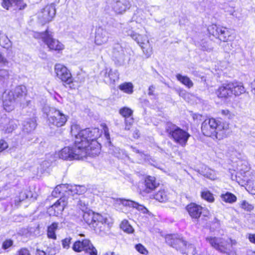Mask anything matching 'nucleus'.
Instances as JSON below:
<instances>
[{
	"mask_svg": "<svg viewBox=\"0 0 255 255\" xmlns=\"http://www.w3.org/2000/svg\"><path fill=\"white\" fill-rule=\"evenodd\" d=\"M165 128L169 136L176 143L183 147L186 145L187 141L190 136V134L187 131L181 129L172 123H167Z\"/></svg>",
	"mask_w": 255,
	"mask_h": 255,
	"instance_id": "7",
	"label": "nucleus"
},
{
	"mask_svg": "<svg viewBox=\"0 0 255 255\" xmlns=\"http://www.w3.org/2000/svg\"><path fill=\"white\" fill-rule=\"evenodd\" d=\"M133 85L131 83H124L119 86V89L124 92L130 94L133 92Z\"/></svg>",
	"mask_w": 255,
	"mask_h": 255,
	"instance_id": "35",
	"label": "nucleus"
},
{
	"mask_svg": "<svg viewBox=\"0 0 255 255\" xmlns=\"http://www.w3.org/2000/svg\"><path fill=\"white\" fill-rule=\"evenodd\" d=\"M71 134L75 137L72 146L63 148L58 153L59 157L66 160L80 159L87 155L94 156L100 152L101 145L97 139L101 134L98 128L80 129L79 125L73 124Z\"/></svg>",
	"mask_w": 255,
	"mask_h": 255,
	"instance_id": "1",
	"label": "nucleus"
},
{
	"mask_svg": "<svg viewBox=\"0 0 255 255\" xmlns=\"http://www.w3.org/2000/svg\"><path fill=\"white\" fill-rule=\"evenodd\" d=\"M103 255H119L118 254H116L113 252L109 251L103 254Z\"/></svg>",
	"mask_w": 255,
	"mask_h": 255,
	"instance_id": "61",
	"label": "nucleus"
},
{
	"mask_svg": "<svg viewBox=\"0 0 255 255\" xmlns=\"http://www.w3.org/2000/svg\"><path fill=\"white\" fill-rule=\"evenodd\" d=\"M216 94L219 98H228L232 96L230 82L224 83L216 91Z\"/></svg>",
	"mask_w": 255,
	"mask_h": 255,
	"instance_id": "21",
	"label": "nucleus"
},
{
	"mask_svg": "<svg viewBox=\"0 0 255 255\" xmlns=\"http://www.w3.org/2000/svg\"><path fill=\"white\" fill-rule=\"evenodd\" d=\"M54 72L57 78L65 84L70 85L73 82L70 71L64 65L56 64L54 66Z\"/></svg>",
	"mask_w": 255,
	"mask_h": 255,
	"instance_id": "12",
	"label": "nucleus"
},
{
	"mask_svg": "<svg viewBox=\"0 0 255 255\" xmlns=\"http://www.w3.org/2000/svg\"><path fill=\"white\" fill-rule=\"evenodd\" d=\"M87 190L84 186L77 185L61 184L57 185L52 192V195L55 197L59 196L74 195V194H82Z\"/></svg>",
	"mask_w": 255,
	"mask_h": 255,
	"instance_id": "8",
	"label": "nucleus"
},
{
	"mask_svg": "<svg viewBox=\"0 0 255 255\" xmlns=\"http://www.w3.org/2000/svg\"><path fill=\"white\" fill-rule=\"evenodd\" d=\"M58 228V224L56 222H54L50 225L48 226L47 229V237L49 239L56 240L57 239V236L55 232Z\"/></svg>",
	"mask_w": 255,
	"mask_h": 255,
	"instance_id": "27",
	"label": "nucleus"
},
{
	"mask_svg": "<svg viewBox=\"0 0 255 255\" xmlns=\"http://www.w3.org/2000/svg\"><path fill=\"white\" fill-rule=\"evenodd\" d=\"M201 49L204 51H211L212 50V47L209 45L206 42L202 41L201 44Z\"/></svg>",
	"mask_w": 255,
	"mask_h": 255,
	"instance_id": "50",
	"label": "nucleus"
},
{
	"mask_svg": "<svg viewBox=\"0 0 255 255\" xmlns=\"http://www.w3.org/2000/svg\"><path fill=\"white\" fill-rule=\"evenodd\" d=\"M72 249L76 252L84 251L90 255H97V250L88 239L75 242L73 245Z\"/></svg>",
	"mask_w": 255,
	"mask_h": 255,
	"instance_id": "13",
	"label": "nucleus"
},
{
	"mask_svg": "<svg viewBox=\"0 0 255 255\" xmlns=\"http://www.w3.org/2000/svg\"><path fill=\"white\" fill-rule=\"evenodd\" d=\"M0 45L2 47L7 49L11 47L12 42L9 39L7 36L3 34L1 31L0 30Z\"/></svg>",
	"mask_w": 255,
	"mask_h": 255,
	"instance_id": "30",
	"label": "nucleus"
},
{
	"mask_svg": "<svg viewBox=\"0 0 255 255\" xmlns=\"http://www.w3.org/2000/svg\"><path fill=\"white\" fill-rule=\"evenodd\" d=\"M67 203V197L62 196V197L48 208L47 212L50 216H57L62 213Z\"/></svg>",
	"mask_w": 255,
	"mask_h": 255,
	"instance_id": "16",
	"label": "nucleus"
},
{
	"mask_svg": "<svg viewBox=\"0 0 255 255\" xmlns=\"http://www.w3.org/2000/svg\"><path fill=\"white\" fill-rule=\"evenodd\" d=\"M83 219L84 221L89 225H92L95 227V213L92 211L89 210L87 212H84L83 214Z\"/></svg>",
	"mask_w": 255,
	"mask_h": 255,
	"instance_id": "31",
	"label": "nucleus"
},
{
	"mask_svg": "<svg viewBox=\"0 0 255 255\" xmlns=\"http://www.w3.org/2000/svg\"><path fill=\"white\" fill-rule=\"evenodd\" d=\"M155 87L153 86H150L148 89V95H152L153 94V91Z\"/></svg>",
	"mask_w": 255,
	"mask_h": 255,
	"instance_id": "59",
	"label": "nucleus"
},
{
	"mask_svg": "<svg viewBox=\"0 0 255 255\" xmlns=\"http://www.w3.org/2000/svg\"><path fill=\"white\" fill-rule=\"evenodd\" d=\"M109 38L110 33L106 29L102 27L97 28L95 36V43L96 45L101 46L106 44Z\"/></svg>",
	"mask_w": 255,
	"mask_h": 255,
	"instance_id": "18",
	"label": "nucleus"
},
{
	"mask_svg": "<svg viewBox=\"0 0 255 255\" xmlns=\"http://www.w3.org/2000/svg\"><path fill=\"white\" fill-rule=\"evenodd\" d=\"M6 124L2 126V130L5 133L12 132L17 128V121L14 119H6Z\"/></svg>",
	"mask_w": 255,
	"mask_h": 255,
	"instance_id": "25",
	"label": "nucleus"
},
{
	"mask_svg": "<svg viewBox=\"0 0 255 255\" xmlns=\"http://www.w3.org/2000/svg\"><path fill=\"white\" fill-rule=\"evenodd\" d=\"M121 228L125 232L131 233L133 231L132 227L126 220H123L121 224Z\"/></svg>",
	"mask_w": 255,
	"mask_h": 255,
	"instance_id": "36",
	"label": "nucleus"
},
{
	"mask_svg": "<svg viewBox=\"0 0 255 255\" xmlns=\"http://www.w3.org/2000/svg\"><path fill=\"white\" fill-rule=\"evenodd\" d=\"M131 6L130 0H114L112 8L117 14H123Z\"/></svg>",
	"mask_w": 255,
	"mask_h": 255,
	"instance_id": "17",
	"label": "nucleus"
},
{
	"mask_svg": "<svg viewBox=\"0 0 255 255\" xmlns=\"http://www.w3.org/2000/svg\"><path fill=\"white\" fill-rule=\"evenodd\" d=\"M179 95L184 98H185L186 96L189 95V94L186 93L185 91H182L180 92Z\"/></svg>",
	"mask_w": 255,
	"mask_h": 255,
	"instance_id": "60",
	"label": "nucleus"
},
{
	"mask_svg": "<svg viewBox=\"0 0 255 255\" xmlns=\"http://www.w3.org/2000/svg\"><path fill=\"white\" fill-rule=\"evenodd\" d=\"M68 116L59 110L54 108L50 110L48 115L49 125L51 127H62L66 124L68 120Z\"/></svg>",
	"mask_w": 255,
	"mask_h": 255,
	"instance_id": "10",
	"label": "nucleus"
},
{
	"mask_svg": "<svg viewBox=\"0 0 255 255\" xmlns=\"http://www.w3.org/2000/svg\"><path fill=\"white\" fill-rule=\"evenodd\" d=\"M33 35L35 38L41 39L49 50L59 53L65 48L64 45L58 39L54 38L53 33L48 29L43 32H34Z\"/></svg>",
	"mask_w": 255,
	"mask_h": 255,
	"instance_id": "6",
	"label": "nucleus"
},
{
	"mask_svg": "<svg viewBox=\"0 0 255 255\" xmlns=\"http://www.w3.org/2000/svg\"><path fill=\"white\" fill-rule=\"evenodd\" d=\"M208 30L209 34L224 42L230 40L232 37V31L226 27L212 24L208 27Z\"/></svg>",
	"mask_w": 255,
	"mask_h": 255,
	"instance_id": "11",
	"label": "nucleus"
},
{
	"mask_svg": "<svg viewBox=\"0 0 255 255\" xmlns=\"http://www.w3.org/2000/svg\"><path fill=\"white\" fill-rule=\"evenodd\" d=\"M113 152L112 153L118 158H123L124 155L126 156L125 151L123 150H121L118 147H112Z\"/></svg>",
	"mask_w": 255,
	"mask_h": 255,
	"instance_id": "41",
	"label": "nucleus"
},
{
	"mask_svg": "<svg viewBox=\"0 0 255 255\" xmlns=\"http://www.w3.org/2000/svg\"><path fill=\"white\" fill-rule=\"evenodd\" d=\"M206 241L212 247L221 253L227 255H236L235 246L237 242L235 240L208 236L206 238Z\"/></svg>",
	"mask_w": 255,
	"mask_h": 255,
	"instance_id": "3",
	"label": "nucleus"
},
{
	"mask_svg": "<svg viewBox=\"0 0 255 255\" xmlns=\"http://www.w3.org/2000/svg\"><path fill=\"white\" fill-rule=\"evenodd\" d=\"M136 21L137 22L139 23H144L145 22V19L142 18V17H140V15H139L138 17H137L136 19Z\"/></svg>",
	"mask_w": 255,
	"mask_h": 255,
	"instance_id": "57",
	"label": "nucleus"
},
{
	"mask_svg": "<svg viewBox=\"0 0 255 255\" xmlns=\"http://www.w3.org/2000/svg\"><path fill=\"white\" fill-rule=\"evenodd\" d=\"M101 74L104 76L105 82L109 84L114 83L119 79V73L117 70L113 71L112 69L106 68L101 72Z\"/></svg>",
	"mask_w": 255,
	"mask_h": 255,
	"instance_id": "20",
	"label": "nucleus"
},
{
	"mask_svg": "<svg viewBox=\"0 0 255 255\" xmlns=\"http://www.w3.org/2000/svg\"><path fill=\"white\" fill-rule=\"evenodd\" d=\"M190 216L194 219H198L204 209L200 205L195 203H190L186 207Z\"/></svg>",
	"mask_w": 255,
	"mask_h": 255,
	"instance_id": "19",
	"label": "nucleus"
},
{
	"mask_svg": "<svg viewBox=\"0 0 255 255\" xmlns=\"http://www.w3.org/2000/svg\"><path fill=\"white\" fill-rule=\"evenodd\" d=\"M153 198L160 202H165L169 199V194L166 190L161 189L153 195Z\"/></svg>",
	"mask_w": 255,
	"mask_h": 255,
	"instance_id": "26",
	"label": "nucleus"
},
{
	"mask_svg": "<svg viewBox=\"0 0 255 255\" xmlns=\"http://www.w3.org/2000/svg\"><path fill=\"white\" fill-rule=\"evenodd\" d=\"M45 169L44 167H41L40 171H38V173H42Z\"/></svg>",
	"mask_w": 255,
	"mask_h": 255,
	"instance_id": "64",
	"label": "nucleus"
},
{
	"mask_svg": "<svg viewBox=\"0 0 255 255\" xmlns=\"http://www.w3.org/2000/svg\"><path fill=\"white\" fill-rule=\"evenodd\" d=\"M27 197V195L25 194V193L21 192L20 193L19 197L16 198L15 199V204H17V203L20 202L21 201H23L25 199H26Z\"/></svg>",
	"mask_w": 255,
	"mask_h": 255,
	"instance_id": "54",
	"label": "nucleus"
},
{
	"mask_svg": "<svg viewBox=\"0 0 255 255\" xmlns=\"http://www.w3.org/2000/svg\"><path fill=\"white\" fill-rule=\"evenodd\" d=\"M136 250L140 253L146 255L148 253V251L145 248V247L141 244H138L135 246Z\"/></svg>",
	"mask_w": 255,
	"mask_h": 255,
	"instance_id": "47",
	"label": "nucleus"
},
{
	"mask_svg": "<svg viewBox=\"0 0 255 255\" xmlns=\"http://www.w3.org/2000/svg\"><path fill=\"white\" fill-rule=\"evenodd\" d=\"M15 1L16 0H2L1 5L4 8L8 10L14 5Z\"/></svg>",
	"mask_w": 255,
	"mask_h": 255,
	"instance_id": "42",
	"label": "nucleus"
},
{
	"mask_svg": "<svg viewBox=\"0 0 255 255\" xmlns=\"http://www.w3.org/2000/svg\"><path fill=\"white\" fill-rule=\"evenodd\" d=\"M107 222L108 219L106 216L95 213V224H96V225H97L98 223H101L102 224H106Z\"/></svg>",
	"mask_w": 255,
	"mask_h": 255,
	"instance_id": "37",
	"label": "nucleus"
},
{
	"mask_svg": "<svg viewBox=\"0 0 255 255\" xmlns=\"http://www.w3.org/2000/svg\"><path fill=\"white\" fill-rule=\"evenodd\" d=\"M56 14V9L53 4L47 5L38 14V18L42 24L51 21Z\"/></svg>",
	"mask_w": 255,
	"mask_h": 255,
	"instance_id": "15",
	"label": "nucleus"
},
{
	"mask_svg": "<svg viewBox=\"0 0 255 255\" xmlns=\"http://www.w3.org/2000/svg\"><path fill=\"white\" fill-rule=\"evenodd\" d=\"M221 198L223 201L229 203H234L237 200L236 196L233 194L228 192L225 194H222L221 195Z\"/></svg>",
	"mask_w": 255,
	"mask_h": 255,
	"instance_id": "34",
	"label": "nucleus"
},
{
	"mask_svg": "<svg viewBox=\"0 0 255 255\" xmlns=\"http://www.w3.org/2000/svg\"><path fill=\"white\" fill-rule=\"evenodd\" d=\"M103 127V129L104 132V136L105 137L106 139H107V141L110 143V135L109 132V129L108 127L106 126V125L104 124L102 125Z\"/></svg>",
	"mask_w": 255,
	"mask_h": 255,
	"instance_id": "45",
	"label": "nucleus"
},
{
	"mask_svg": "<svg viewBox=\"0 0 255 255\" xmlns=\"http://www.w3.org/2000/svg\"><path fill=\"white\" fill-rule=\"evenodd\" d=\"M120 113L122 116L124 117L125 119H127L131 117L132 114V111L128 108L124 107L120 110Z\"/></svg>",
	"mask_w": 255,
	"mask_h": 255,
	"instance_id": "39",
	"label": "nucleus"
},
{
	"mask_svg": "<svg viewBox=\"0 0 255 255\" xmlns=\"http://www.w3.org/2000/svg\"><path fill=\"white\" fill-rule=\"evenodd\" d=\"M133 123V119L132 117L128 118L125 119V129L127 130L130 129L132 124Z\"/></svg>",
	"mask_w": 255,
	"mask_h": 255,
	"instance_id": "46",
	"label": "nucleus"
},
{
	"mask_svg": "<svg viewBox=\"0 0 255 255\" xmlns=\"http://www.w3.org/2000/svg\"><path fill=\"white\" fill-rule=\"evenodd\" d=\"M8 63V61L6 58L1 52H0V66L2 67L5 66H6Z\"/></svg>",
	"mask_w": 255,
	"mask_h": 255,
	"instance_id": "49",
	"label": "nucleus"
},
{
	"mask_svg": "<svg viewBox=\"0 0 255 255\" xmlns=\"http://www.w3.org/2000/svg\"><path fill=\"white\" fill-rule=\"evenodd\" d=\"M55 253L54 251L48 252V254L45 253L44 251L40 249L36 250V255H54Z\"/></svg>",
	"mask_w": 255,
	"mask_h": 255,
	"instance_id": "52",
	"label": "nucleus"
},
{
	"mask_svg": "<svg viewBox=\"0 0 255 255\" xmlns=\"http://www.w3.org/2000/svg\"><path fill=\"white\" fill-rule=\"evenodd\" d=\"M201 198L209 203L214 201L215 198L213 194L207 189H204L201 192Z\"/></svg>",
	"mask_w": 255,
	"mask_h": 255,
	"instance_id": "33",
	"label": "nucleus"
},
{
	"mask_svg": "<svg viewBox=\"0 0 255 255\" xmlns=\"http://www.w3.org/2000/svg\"><path fill=\"white\" fill-rule=\"evenodd\" d=\"M119 204L124 206H128L136 208L137 210L141 211L143 213H146L148 211L147 209L144 206L131 200H121Z\"/></svg>",
	"mask_w": 255,
	"mask_h": 255,
	"instance_id": "23",
	"label": "nucleus"
},
{
	"mask_svg": "<svg viewBox=\"0 0 255 255\" xmlns=\"http://www.w3.org/2000/svg\"><path fill=\"white\" fill-rule=\"evenodd\" d=\"M125 32L130 36L142 49L144 54L147 57H149L152 53V47L148 37L146 35H142L137 33L128 27L124 29Z\"/></svg>",
	"mask_w": 255,
	"mask_h": 255,
	"instance_id": "9",
	"label": "nucleus"
},
{
	"mask_svg": "<svg viewBox=\"0 0 255 255\" xmlns=\"http://www.w3.org/2000/svg\"><path fill=\"white\" fill-rule=\"evenodd\" d=\"M13 245V241L11 239H6L2 244V249L7 252L9 251Z\"/></svg>",
	"mask_w": 255,
	"mask_h": 255,
	"instance_id": "38",
	"label": "nucleus"
},
{
	"mask_svg": "<svg viewBox=\"0 0 255 255\" xmlns=\"http://www.w3.org/2000/svg\"><path fill=\"white\" fill-rule=\"evenodd\" d=\"M14 5H16L19 9H23L26 7V4L22 0H16Z\"/></svg>",
	"mask_w": 255,
	"mask_h": 255,
	"instance_id": "51",
	"label": "nucleus"
},
{
	"mask_svg": "<svg viewBox=\"0 0 255 255\" xmlns=\"http://www.w3.org/2000/svg\"><path fill=\"white\" fill-rule=\"evenodd\" d=\"M205 170H206V171L204 173L205 176L213 180L217 179L216 174L214 170H213L209 168L206 169Z\"/></svg>",
	"mask_w": 255,
	"mask_h": 255,
	"instance_id": "40",
	"label": "nucleus"
},
{
	"mask_svg": "<svg viewBox=\"0 0 255 255\" xmlns=\"http://www.w3.org/2000/svg\"><path fill=\"white\" fill-rule=\"evenodd\" d=\"M165 241L169 245L179 251L182 254L195 255L196 249L194 245L187 244L182 238L176 235H167L165 236Z\"/></svg>",
	"mask_w": 255,
	"mask_h": 255,
	"instance_id": "5",
	"label": "nucleus"
},
{
	"mask_svg": "<svg viewBox=\"0 0 255 255\" xmlns=\"http://www.w3.org/2000/svg\"><path fill=\"white\" fill-rule=\"evenodd\" d=\"M8 147L7 143L4 139L0 140V152Z\"/></svg>",
	"mask_w": 255,
	"mask_h": 255,
	"instance_id": "53",
	"label": "nucleus"
},
{
	"mask_svg": "<svg viewBox=\"0 0 255 255\" xmlns=\"http://www.w3.org/2000/svg\"><path fill=\"white\" fill-rule=\"evenodd\" d=\"M254 84H255V79L254 81V83H252V92L255 95V87H254Z\"/></svg>",
	"mask_w": 255,
	"mask_h": 255,
	"instance_id": "63",
	"label": "nucleus"
},
{
	"mask_svg": "<svg viewBox=\"0 0 255 255\" xmlns=\"http://www.w3.org/2000/svg\"><path fill=\"white\" fill-rule=\"evenodd\" d=\"M144 185L145 191L146 193H150L158 187L159 183L156 182L154 177L148 176L145 178Z\"/></svg>",
	"mask_w": 255,
	"mask_h": 255,
	"instance_id": "22",
	"label": "nucleus"
},
{
	"mask_svg": "<svg viewBox=\"0 0 255 255\" xmlns=\"http://www.w3.org/2000/svg\"><path fill=\"white\" fill-rule=\"evenodd\" d=\"M9 77V72L6 69H0V80L7 79Z\"/></svg>",
	"mask_w": 255,
	"mask_h": 255,
	"instance_id": "48",
	"label": "nucleus"
},
{
	"mask_svg": "<svg viewBox=\"0 0 255 255\" xmlns=\"http://www.w3.org/2000/svg\"><path fill=\"white\" fill-rule=\"evenodd\" d=\"M131 148L132 149L133 151L139 154V155L141 156L142 158H144L145 156L144 154H143L141 152H140L139 151L138 149H136L135 148L132 147V146L131 147Z\"/></svg>",
	"mask_w": 255,
	"mask_h": 255,
	"instance_id": "58",
	"label": "nucleus"
},
{
	"mask_svg": "<svg viewBox=\"0 0 255 255\" xmlns=\"http://www.w3.org/2000/svg\"><path fill=\"white\" fill-rule=\"evenodd\" d=\"M248 239L249 241L253 244H255V234H250L248 235Z\"/></svg>",
	"mask_w": 255,
	"mask_h": 255,
	"instance_id": "56",
	"label": "nucleus"
},
{
	"mask_svg": "<svg viewBox=\"0 0 255 255\" xmlns=\"http://www.w3.org/2000/svg\"><path fill=\"white\" fill-rule=\"evenodd\" d=\"M176 77L179 81L188 88H190L193 86V83L192 81L187 76L178 74Z\"/></svg>",
	"mask_w": 255,
	"mask_h": 255,
	"instance_id": "32",
	"label": "nucleus"
},
{
	"mask_svg": "<svg viewBox=\"0 0 255 255\" xmlns=\"http://www.w3.org/2000/svg\"><path fill=\"white\" fill-rule=\"evenodd\" d=\"M241 208L247 211H251L253 209L254 207L252 205L249 204L246 201H243L241 204Z\"/></svg>",
	"mask_w": 255,
	"mask_h": 255,
	"instance_id": "44",
	"label": "nucleus"
},
{
	"mask_svg": "<svg viewBox=\"0 0 255 255\" xmlns=\"http://www.w3.org/2000/svg\"><path fill=\"white\" fill-rule=\"evenodd\" d=\"M26 88L24 86H18L13 90H6L2 94L3 107L5 111L10 112L14 109V103L21 102L26 93Z\"/></svg>",
	"mask_w": 255,
	"mask_h": 255,
	"instance_id": "4",
	"label": "nucleus"
},
{
	"mask_svg": "<svg viewBox=\"0 0 255 255\" xmlns=\"http://www.w3.org/2000/svg\"><path fill=\"white\" fill-rule=\"evenodd\" d=\"M18 255H30V254L27 249L23 248L18 251Z\"/></svg>",
	"mask_w": 255,
	"mask_h": 255,
	"instance_id": "55",
	"label": "nucleus"
},
{
	"mask_svg": "<svg viewBox=\"0 0 255 255\" xmlns=\"http://www.w3.org/2000/svg\"><path fill=\"white\" fill-rule=\"evenodd\" d=\"M231 90L232 91V96L233 95L237 96L245 93V88L243 84L237 81L230 82Z\"/></svg>",
	"mask_w": 255,
	"mask_h": 255,
	"instance_id": "24",
	"label": "nucleus"
},
{
	"mask_svg": "<svg viewBox=\"0 0 255 255\" xmlns=\"http://www.w3.org/2000/svg\"><path fill=\"white\" fill-rule=\"evenodd\" d=\"M71 240L72 238L71 237H68L62 240V246L63 249L66 250L69 249Z\"/></svg>",
	"mask_w": 255,
	"mask_h": 255,
	"instance_id": "43",
	"label": "nucleus"
},
{
	"mask_svg": "<svg viewBox=\"0 0 255 255\" xmlns=\"http://www.w3.org/2000/svg\"><path fill=\"white\" fill-rule=\"evenodd\" d=\"M221 114L223 115L227 116L229 114V111L228 110H223L221 111Z\"/></svg>",
	"mask_w": 255,
	"mask_h": 255,
	"instance_id": "62",
	"label": "nucleus"
},
{
	"mask_svg": "<svg viewBox=\"0 0 255 255\" xmlns=\"http://www.w3.org/2000/svg\"><path fill=\"white\" fill-rule=\"evenodd\" d=\"M112 56L115 63L119 65H122L128 58L127 50L120 44H116L113 46Z\"/></svg>",
	"mask_w": 255,
	"mask_h": 255,
	"instance_id": "14",
	"label": "nucleus"
},
{
	"mask_svg": "<svg viewBox=\"0 0 255 255\" xmlns=\"http://www.w3.org/2000/svg\"><path fill=\"white\" fill-rule=\"evenodd\" d=\"M203 134L213 139L221 140L227 137L229 132V124L219 120L211 118L205 120L202 124Z\"/></svg>",
	"mask_w": 255,
	"mask_h": 255,
	"instance_id": "2",
	"label": "nucleus"
},
{
	"mask_svg": "<svg viewBox=\"0 0 255 255\" xmlns=\"http://www.w3.org/2000/svg\"><path fill=\"white\" fill-rule=\"evenodd\" d=\"M91 202V198L85 196H82L79 199V200L78 203V205L83 211H84L85 210L88 209L90 204Z\"/></svg>",
	"mask_w": 255,
	"mask_h": 255,
	"instance_id": "29",
	"label": "nucleus"
},
{
	"mask_svg": "<svg viewBox=\"0 0 255 255\" xmlns=\"http://www.w3.org/2000/svg\"><path fill=\"white\" fill-rule=\"evenodd\" d=\"M36 121L35 119H28L24 122L23 124V129L26 132H29L33 130L36 128Z\"/></svg>",
	"mask_w": 255,
	"mask_h": 255,
	"instance_id": "28",
	"label": "nucleus"
}]
</instances>
